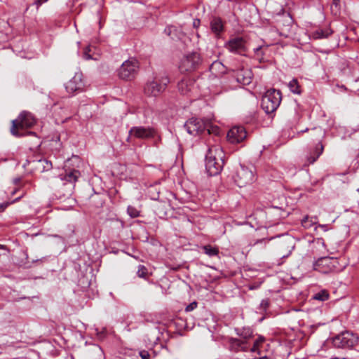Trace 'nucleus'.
Returning a JSON list of instances; mask_svg holds the SVG:
<instances>
[{
  "label": "nucleus",
  "mask_w": 359,
  "mask_h": 359,
  "mask_svg": "<svg viewBox=\"0 0 359 359\" xmlns=\"http://www.w3.org/2000/svg\"><path fill=\"white\" fill-rule=\"evenodd\" d=\"M222 152L217 146L209 148L205 154V169L210 176L218 175L223 167Z\"/></svg>",
  "instance_id": "1"
},
{
  "label": "nucleus",
  "mask_w": 359,
  "mask_h": 359,
  "mask_svg": "<svg viewBox=\"0 0 359 359\" xmlns=\"http://www.w3.org/2000/svg\"><path fill=\"white\" fill-rule=\"evenodd\" d=\"M36 118L30 112L24 111L21 112L18 117L12 121L11 133L15 137L22 136L20 133V130L32 128L36 123Z\"/></svg>",
  "instance_id": "2"
},
{
  "label": "nucleus",
  "mask_w": 359,
  "mask_h": 359,
  "mask_svg": "<svg viewBox=\"0 0 359 359\" xmlns=\"http://www.w3.org/2000/svg\"><path fill=\"white\" fill-rule=\"evenodd\" d=\"M282 97L280 90L270 89L263 95L261 106L266 114L274 112L280 106Z\"/></svg>",
  "instance_id": "3"
},
{
  "label": "nucleus",
  "mask_w": 359,
  "mask_h": 359,
  "mask_svg": "<svg viewBox=\"0 0 359 359\" xmlns=\"http://www.w3.org/2000/svg\"><path fill=\"white\" fill-rule=\"evenodd\" d=\"M81 177V172L76 169H65L64 172L60 175L62 184L64 186V196H71L73 194L75 184Z\"/></svg>",
  "instance_id": "4"
},
{
  "label": "nucleus",
  "mask_w": 359,
  "mask_h": 359,
  "mask_svg": "<svg viewBox=\"0 0 359 359\" xmlns=\"http://www.w3.org/2000/svg\"><path fill=\"white\" fill-rule=\"evenodd\" d=\"M333 346L337 348H353L359 341L357 334L345 331L331 339Z\"/></svg>",
  "instance_id": "5"
},
{
  "label": "nucleus",
  "mask_w": 359,
  "mask_h": 359,
  "mask_svg": "<svg viewBox=\"0 0 359 359\" xmlns=\"http://www.w3.org/2000/svg\"><path fill=\"white\" fill-rule=\"evenodd\" d=\"M138 69V61L135 57H130L122 64L118 69V74L120 79L130 81L135 77Z\"/></svg>",
  "instance_id": "6"
},
{
  "label": "nucleus",
  "mask_w": 359,
  "mask_h": 359,
  "mask_svg": "<svg viewBox=\"0 0 359 359\" xmlns=\"http://www.w3.org/2000/svg\"><path fill=\"white\" fill-rule=\"evenodd\" d=\"M235 183L239 187H245L254 180V171L243 165H240L233 176Z\"/></svg>",
  "instance_id": "7"
},
{
  "label": "nucleus",
  "mask_w": 359,
  "mask_h": 359,
  "mask_svg": "<svg viewBox=\"0 0 359 359\" xmlns=\"http://www.w3.org/2000/svg\"><path fill=\"white\" fill-rule=\"evenodd\" d=\"M201 61L198 53H191L184 55L179 64V69L182 73L191 72L196 69Z\"/></svg>",
  "instance_id": "8"
},
{
  "label": "nucleus",
  "mask_w": 359,
  "mask_h": 359,
  "mask_svg": "<svg viewBox=\"0 0 359 359\" xmlns=\"http://www.w3.org/2000/svg\"><path fill=\"white\" fill-rule=\"evenodd\" d=\"M240 339L231 338L229 341L231 348L235 351L248 349V341L252 337V332L250 328H244L241 333H238Z\"/></svg>",
  "instance_id": "9"
},
{
  "label": "nucleus",
  "mask_w": 359,
  "mask_h": 359,
  "mask_svg": "<svg viewBox=\"0 0 359 359\" xmlns=\"http://www.w3.org/2000/svg\"><path fill=\"white\" fill-rule=\"evenodd\" d=\"M155 133V130L151 127L133 126L130 129L126 140L131 142L133 139H149L154 137Z\"/></svg>",
  "instance_id": "10"
},
{
  "label": "nucleus",
  "mask_w": 359,
  "mask_h": 359,
  "mask_svg": "<svg viewBox=\"0 0 359 359\" xmlns=\"http://www.w3.org/2000/svg\"><path fill=\"white\" fill-rule=\"evenodd\" d=\"M167 82L156 79L148 81L144 85V93L149 97H157L165 90Z\"/></svg>",
  "instance_id": "11"
},
{
  "label": "nucleus",
  "mask_w": 359,
  "mask_h": 359,
  "mask_svg": "<svg viewBox=\"0 0 359 359\" xmlns=\"http://www.w3.org/2000/svg\"><path fill=\"white\" fill-rule=\"evenodd\" d=\"M81 72L75 73L74 76L65 84V89L69 94L74 95L84 90L85 83Z\"/></svg>",
  "instance_id": "12"
},
{
  "label": "nucleus",
  "mask_w": 359,
  "mask_h": 359,
  "mask_svg": "<svg viewBox=\"0 0 359 359\" xmlns=\"http://www.w3.org/2000/svg\"><path fill=\"white\" fill-rule=\"evenodd\" d=\"M336 263L337 260L332 257H320L313 264V269L322 273H328L336 269Z\"/></svg>",
  "instance_id": "13"
},
{
  "label": "nucleus",
  "mask_w": 359,
  "mask_h": 359,
  "mask_svg": "<svg viewBox=\"0 0 359 359\" xmlns=\"http://www.w3.org/2000/svg\"><path fill=\"white\" fill-rule=\"evenodd\" d=\"M247 137V132L243 126H233L227 133L228 140L233 144L240 143Z\"/></svg>",
  "instance_id": "14"
},
{
  "label": "nucleus",
  "mask_w": 359,
  "mask_h": 359,
  "mask_svg": "<svg viewBox=\"0 0 359 359\" xmlns=\"http://www.w3.org/2000/svg\"><path fill=\"white\" fill-rule=\"evenodd\" d=\"M184 128L190 135L196 136L202 134V125L198 118H191L185 123Z\"/></svg>",
  "instance_id": "15"
},
{
  "label": "nucleus",
  "mask_w": 359,
  "mask_h": 359,
  "mask_svg": "<svg viewBox=\"0 0 359 359\" xmlns=\"http://www.w3.org/2000/svg\"><path fill=\"white\" fill-rule=\"evenodd\" d=\"M236 81L243 85H248L252 82V72L249 69H241L237 70L235 74Z\"/></svg>",
  "instance_id": "16"
},
{
  "label": "nucleus",
  "mask_w": 359,
  "mask_h": 359,
  "mask_svg": "<svg viewBox=\"0 0 359 359\" xmlns=\"http://www.w3.org/2000/svg\"><path fill=\"white\" fill-rule=\"evenodd\" d=\"M101 55L100 46H84L83 57L86 60H97Z\"/></svg>",
  "instance_id": "17"
},
{
  "label": "nucleus",
  "mask_w": 359,
  "mask_h": 359,
  "mask_svg": "<svg viewBox=\"0 0 359 359\" xmlns=\"http://www.w3.org/2000/svg\"><path fill=\"white\" fill-rule=\"evenodd\" d=\"M212 119V116L203 118V135H205V132L208 135H213L215 136L219 135L220 129L218 126L211 123Z\"/></svg>",
  "instance_id": "18"
},
{
  "label": "nucleus",
  "mask_w": 359,
  "mask_h": 359,
  "mask_svg": "<svg viewBox=\"0 0 359 359\" xmlns=\"http://www.w3.org/2000/svg\"><path fill=\"white\" fill-rule=\"evenodd\" d=\"M30 163L32 164L33 168L40 172L49 170L52 168L51 162L45 158H41L38 161H33Z\"/></svg>",
  "instance_id": "19"
},
{
  "label": "nucleus",
  "mask_w": 359,
  "mask_h": 359,
  "mask_svg": "<svg viewBox=\"0 0 359 359\" xmlns=\"http://www.w3.org/2000/svg\"><path fill=\"white\" fill-rule=\"evenodd\" d=\"M294 249V242L292 238H287L280 245L279 255L282 257L288 256Z\"/></svg>",
  "instance_id": "20"
},
{
  "label": "nucleus",
  "mask_w": 359,
  "mask_h": 359,
  "mask_svg": "<svg viewBox=\"0 0 359 359\" xmlns=\"http://www.w3.org/2000/svg\"><path fill=\"white\" fill-rule=\"evenodd\" d=\"M194 81L189 78H184L178 83V90L183 95H187L194 88Z\"/></svg>",
  "instance_id": "21"
},
{
  "label": "nucleus",
  "mask_w": 359,
  "mask_h": 359,
  "mask_svg": "<svg viewBox=\"0 0 359 359\" xmlns=\"http://www.w3.org/2000/svg\"><path fill=\"white\" fill-rule=\"evenodd\" d=\"M210 29L217 37H219L224 31V24L219 18H213L210 22Z\"/></svg>",
  "instance_id": "22"
},
{
  "label": "nucleus",
  "mask_w": 359,
  "mask_h": 359,
  "mask_svg": "<svg viewBox=\"0 0 359 359\" xmlns=\"http://www.w3.org/2000/svg\"><path fill=\"white\" fill-rule=\"evenodd\" d=\"M12 50L17 55L20 56L22 58H27L31 59L33 57L34 54L31 51L29 50V47L27 46L25 48V46H11Z\"/></svg>",
  "instance_id": "23"
},
{
  "label": "nucleus",
  "mask_w": 359,
  "mask_h": 359,
  "mask_svg": "<svg viewBox=\"0 0 359 359\" xmlns=\"http://www.w3.org/2000/svg\"><path fill=\"white\" fill-rule=\"evenodd\" d=\"M324 150V146L322 144V143H318L313 151V154H311L308 158L307 160L309 161V164L313 163L316 160L319 158V156L323 154Z\"/></svg>",
  "instance_id": "24"
},
{
  "label": "nucleus",
  "mask_w": 359,
  "mask_h": 359,
  "mask_svg": "<svg viewBox=\"0 0 359 359\" xmlns=\"http://www.w3.org/2000/svg\"><path fill=\"white\" fill-rule=\"evenodd\" d=\"M324 150V146L322 144V143H318L313 151V154H311L308 158L307 160L309 161V164L313 163L316 160L319 158V156L323 154Z\"/></svg>",
  "instance_id": "25"
},
{
  "label": "nucleus",
  "mask_w": 359,
  "mask_h": 359,
  "mask_svg": "<svg viewBox=\"0 0 359 359\" xmlns=\"http://www.w3.org/2000/svg\"><path fill=\"white\" fill-rule=\"evenodd\" d=\"M203 252L211 258L219 259V252L217 246L207 245L203 246Z\"/></svg>",
  "instance_id": "26"
},
{
  "label": "nucleus",
  "mask_w": 359,
  "mask_h": 359,
  "mask_svg": "<svg viewBox=\"0 0 359 359\" xmlns=\"http://www.w3.org/2000/svg\"><path fill=\"white\" fill-rule=\"evenodd\" d=\"M331 33H332V32L328 29H326L325 30L324 29H318L313 32V37L314 39L326 38L329 35H330Z\"/></svg>",
  "instance_id": "27"
},
{
  "label": "nucleus",
  "mask_w": 359,
  "mask_h": 359,
  "mask_svg": "<svg viewBox=\"0 0 359 359\" xmlns=\"http://www.w3.org/2000/svg\"><path fill=\"white\" fill-rule=\"evenodd\" d=\"M288 87L291 92L296 94H300L301 93V87L296 79H292L290 81L288 84Z\"/></svg>",
  "instance_id": "28"
},
{
  "label": "nucleus",
  "mask_w": 359,
  "mask_h": 359,
  "mask_svg": "<svg viewBox=\"0 0 359 359\" xmlns=\"http://www.w3.org/2000/svg\"><path fill=\"white\" fill-rule=\"evenodd\" d=\"M329 292L325 290H323L313 295V299L316 300L324 302L325 300H327L329 299Z\"/></svg>",
  "instance_id": "29"
},
{
  "label": "nucleus",
  "mask_w": 359,
  "mask_h": 359,
  "mask_svg": "<svg viewBox=\"0 0 359 359\" xmlns=\"http://www.w3.org/2000/svg\"><path fill=\"white\" fill-rule=\"evenodd\" d=\"M164 32L168 36H170V38L172 40H175V38H179V36H177V28L175 27H173V26L167 27L165 29Z\"/></svg>",
  "instance_id": "30"
},
{
  "label": "nucleus",
  "mask_w": 359,
  "mask_h": 359,
  "mask_svg": "<svg viewBox=\"0 0 359 359\" xmlns=\"http://www.w3.org/2000/svg\"><path fill=\"white\" fill-rule=\"evenodd\" d=\"M137 275L140 278L146 279L149 276L148 269L144 265H139L137 271Z\"/></svg>",
  "instance_id": "31"
},
{
  "label": "nucleus",
  "mask_w": 359,
  "mask_h": 359,
  "mask_svg": "<svg viewBox=\"0 0 359 359\" xmlns=\"http://www.w3.org/2000/svg\"><path fill=\"white\" fill-rule=\"evenodd\" d=\"M264 341V338L259 337L253 343V346L250 348L251 352H257L259 351L260 346Z\"/></svg>",
  "instance_id": "32"
},
{
  "label": "nucleus",
  "mask_w": 359,
  "mask_h": 359,
  "mask_svg": "<svg viewBox=\"0 0 359 359\" xmlns=\"http://www.w3.org/2000/svg\"><path fill=\"white\" fill-rule=\"evenodd\" d=\"M127 212L132 218H136L140 216V210L134 206L129 205L127 208Z\"/></svg>",
  "instance_id": "33"
},
{
  "label": "nucleus",
  "mask_w": 359,
  "mask_h": 359,
  "mask_svg": "<svg viewBox=\"0 0 359 359\" xmlns=\"http://www.w3.org/2000/svg\"><path fill=\"white\" fill-rule=\"evenodd\" d=\"M316 223L315 221H313L312 219L309 218L308 216L305 217L302 220V225L305 228V229H309L310 227H311L314 224Z\"/></svg>",
  "instance_id": "34"
},
{
  "label": "nucleus",
  "mask_w": 359,
  "mask_h": 359,
  "mask_svg": "<svg viewBox=\"0 0 359 359\" xmlns=\"http://www.w3.org/2000/svg\"><path fill=\"white\" fill-rule=\"evenodd\" d=\"M215 190L216 189L214 188L212 190H209L208 192V195L206 194H204L203 193V201L205 199V200H208L209 202L210 203L212 201H215Z\"/></svg>",
  "instance_id": "35"
},
{
  "label": "nucleus",
  "mask_w": 359,
  "mask_h": 359,
  "mask_svg": "<svg viewBox=\"0 0 359 359\" xmlns=\"http://www.w3.org/2000/svg\"><path fill=\"white\" fill-rule=\"evenodd\" d=\"M242 38L241 37H236L231 41H229L226 45H241Z\"/></svg>",
  "instance_id": "36"
},
{
  "label": "nucleus",
  "mask_w": 359,
  "mask_h": 359,
  "mask_svg": "<svg viewBox=\"0 0 359 359\" xmlns=\"http://www.w3.org/2000/svg\"><path fill=\"white\" fill-rule=\"evenodd\" d=\"M269 306V299H263L260 304V307L262 310L266 311Z\"/></svg>",
  "instance_id": "37"
},
{
  "label": "nucleus",
  "mask_w": 359,
  "mask_h": 359,
  "mask_svg": "<svg viewBox=\"0 0 359 359\" xmlns=\"http://www.w3.org/2000/svg\"><path fill=\"white\" fill-rule=\"evenodd\" d=\"M197 305H198V303L196 302H193L187 306L185 311L187 312L191 311L197 307Z\"/></svg>",
  "instance_id": "38"
},
{
  "label": "nucleus",
  "mask_w": 359,
  "mask_h": 359,
  "mask_svg": "<svg viewBox=\"0 0 359 359\" xmlns=\"http://www.w3.org/2000/svg\"><path fill=\"white\" fill-rule=\"evenodd\" d=\"M222 66V65L221 62H214L210 65V72H212L213 73L215 69H219Z\"/></svg>",
  "instance_id": "39"
},
{
  "label": "nucleus",
  "mask_w": 359,
  "mask_h": 359,
  "mask_svg": "<svg viewBox=\"0 0 359 359\" xmlns=\"http://www.w3.org/2000/svg\"><path fill=\"white\" fill-rule=\"evenodd\" d=\"M229 50L231 52H238L240 51L241 50L245 48V46H229Z\"/></svg>",
  "instance_id": "40"
},
{
  "label": "nucleus",
  "mask_w": 359,
  "mask_h": 359,
  "mask_svg": "<svg viewBox=\"0 0 359 359\" xmlns=\"http://www.w3.org/2000/svg\"><path fill=\"white\" fill-rule=\"evenodd\" d=\"M20 198H21L20 196V197H18V198H17L16 199H15L14 201H13L11 202V203H14V202H15V201H18ZM9 204H11V203H4L1 204V205H0V208H1V210H4L5 208H6L9 205Z\"/></svg>",
  "instance_id": "41"
},
{
  "label": "nucleus",
  "mask_w": 359,
  "mask_h": 359,
  "mask_svg": "<svg viewBox=\"0 0 359 359\" xmlns=\"http://www.w3.org/2000/svg\"><path fill=\"white\" fill-rule=\"evenodd\" d=\"M97 199H98L99 204L102 206V204L104 203V201L100 198V196L99 195H95L91 197L92 201H97Z\"/></svg>",
  "instance_id": "42"
},
{
  "label": "nucleus",
  "mask_w": 359,
  "mask_h": 359,
  "mask_svg": "<svg viewBox=\"0 0 359 359\" xmlns=\"http://www.w3.org/2000/svg\"><path fill=\"white\" fill-rule=\"evenodd\" d=\"M140 355L142 359H149V353L146 351H140Z\"/></svg>",
  "instance_id": "43"
},
{
  "label": "nucleus",
  "mask_w": 359,
  "mask_h": 359,
  "mask_svg": "<svg viewBox=\"0 0 359 359\" xmlns=\"http://www.w3.org/2000/svg\"><path fill=\"white\" fill-rule=\"evenodd\" d=\"M48 0H35L34 4L36 6V7H39L43 4L46 3Z\"/></svg>",
  "instance_id": "44"
},
{
  "label": "nucleus",
  "mask_w": 359,
  "mask_h": 359,
  "mask_svg": "<svg viewBox=\"0 0 359 359\" xmlns=\"http://www.w3.org/2000/svg\"><path fill=\"white\" fill-rule=\"evenodd\" d=\"M201 25V20L200 19H195L193 22V26L194 27L198 29Z\"/></svg>",
  "instance_id": "45"
},
{
  "label": "nucleus",
  "mask_w": 359,
  "mask_h": 359,
  "mask_svg": "<svg viewBox=\"0 0 359 359\" xmlns=\"http://www.w3.org/2000/svg\"><path fill=\"white\" fill-rule=\"evenodd\" d=\"M331 1H332V5H334L336 7H338L340 6V0H331Z\"/></svg>",
  "instance_id": "46"
},
{
  "label": "nucleus",
  "mask_w": 359,
  "mask_h": 359,
  "mask_svg": "<svg viewBox=\"0 0 359 359\" xmlns=\"http://www.w3.org/2000/svg\"><path fill=\"white\" fill-rule=\"evenodd\" d=\"M21 179L20 177H16L15 179H13V183L17 185L20 183Z\"/></svg>",
  "instance_id": "47"
},
{
  "label": "nucleus",
  "mask_w": 359,
  "mask_h": 359,
  "mask_svg": "<svg viewBox=\"0 0 359 359\" xmlns=\"http://www.w3.org/2000/svg\"><path fill=\"white\" fill-rule=\"evenodd\" d=\"M313 130H317V132L318 133L319 136H322L323 132H322V130L320 128H314Z\"/></svg>",
  "instance_id": "48"
},
{
  "label": "nucleus",
  "mask_w": 359,
  "mask_h": 359,
  "mask_svg": "<svg viewBox=\"0 0 359 359\" xmlns=\"http://www.w3.org/2000/svg\"><path fill=\"white\" fill-rule=\"evenodd\" d=\"M0 249L5 250V249H6V245H1V244H0Z\"/></svg>",
  "instance_id": "49"
},
{
  "label": "nucleus",
  "mask_w": 359,
  "mask_h": 359,
  "mask_svg": "<svg viewBox=\"0 0 359 359\" xmlns=\"http://www.w3.org/2000/svg\"><path fill=\"white\" fill-rule=\"evenodd\" d=\"M260 48H261V46H260L259 48H257L256 49V51H258Z\"/></svg>",
  "instance_id": "50"
},
{
  "label": "nucleus",
  "mask_w": 359,
  "mask_h": 359,
  "mask_svg": "<svg viewBox=\"0 0 359 359\" xmlns=\"http://www.w3.org/2000/svg\"><path fill=\"white\" fill-rule=\"evenodd\" d=\"M39 260H33V262H38Z\"/></svg>",
  "instance_id": "51"
},
{
  "label": "nucleus",
  "mask_w": 359,
  "mask_h": 359,
  "mask_svg": "<svg viewBox=\"0 0 359 359\" xmlns=\"http://www.w3.org/2000/svg\"><path fill=\"white\" fill-rule=\"evenodd\" d=\"M357 191H358V193H359V188H358Z\"/></svg>",
  "instance_id": "52"
}]
</instances>
